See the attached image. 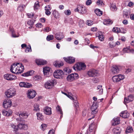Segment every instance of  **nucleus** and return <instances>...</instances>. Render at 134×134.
I'll list each match as a JSON object with an SVG mask.
<instances>
[{
  "label": "nucleus",
  "mask_w": 134,
  "mask_h": 134,
  "mask_svg": "<svg viewBox=\"0 0 134 134\" xmlns=\"http://www.w3.org/2000/svg\"><path fill=\"white\" fill-rule=\"evenodd\" d=\"M54 16L56 18H59L60 17V15L58 12L56 10H54L53 12Z\"/></svg>",
  "instance_id": "28"
},
{
  "label": "nucleus",
  "mask_w": 134,
  "mask_h": 134,
  "mask_svg": "<svg viewBox=\"0 0 134 134\" xmlns=\"http://www.w3.org/2000/svg\"><path fill=\"white\" fill-rule=\"evenodd\" d=\"M16 94V90L13 88H10L6 92L7 96L9 98H11Z\"/></svg>",
  "instance_id": "2"
},
{
  "label": "nucleus",
  "mask_w": 134,
  "mask_h": 134,
  "mask_svg": "<svg viewBox=\"0 0 134 134\" xmlns=\"http://www.w3.org/2000/svg\"><path fill=\"white\" fill-rule=\"evenodd\" d=\"M18 63H14L11 65L10 67V71L13 73L19 74L18 72Z\"/></svg>",
  "instance_id": "4"
},
{
  "label": "nucleus",
  "mask_w": 134,
  "mask_h": 134,
  "mask_svg": "<svg viewBox=\"0 0 134 134\" xmlns=\"http://www.w3.org/2000/svg\"><path fill=\"white\" fill-rule=\"evenodd\" d=\"M27 15L28 18H32L34 17V14L33 13H28L27 14Z\"/></svg>",
  "instance_id": "47"
},
{
  "label": "nucleus",
  "mask_w": 134,
  "mask_h": 134,
  "mask_svg": "<svg viewBox=\"0 0 134 134\" xmlns=\"http://www.w3.org/2000/svg\"><path fill=\"white\" fill-rule=\"evenodd\" d=\"M55 78L57 79H62L63 77L64 73L63 71L59 70H55L53 74Z\"/></svg>",
  "instance_id": "3"
},
{
  "label": "nucleus",
  "mask_w": 134,
  "mask_h": 134,
  "mask_svg": "<svg viewBox=\"0 0 134 134\" xmlns=\"http://www.w3.org/2000/svg\"><path fill=\"white\" fill-rule=\"evenodd\" d=\"M18 72H19V74H20L23 72L24 69V67L23 65L21 64L18 63Z\"/></svg>",
  "instance_id": "19"
},
{
  "label": "nucleus",
  "mask_w": 134,
  "mask_h": 134,
  "mask_svg": "<svg viewBox=\"0 0 134 134\" xmlns=\"http://www.w3.org/2000/svg\"><path fill=\"white\" fill-rule=\"evenodd\" d=\"M26 6L25 5L23 4H20L18 7V10L20 11L21 12L22 10H23L24 8Z\"/></svg>",
  "instance_id": "35"
},
{
  "label": "nucleus",
  "mask_w": 134,
  "mask_h": 134,
  "mask_svg": "<svg viewBox=\"0 0 134 134\" xmlns=\"http://www.w3.org/2000/svg\"><path fill=\"white\" fill-rule=\"evenodd\" d=\"M64 65L63 63L62 62H56L54 64V65L55 66L60 67L63 66Z\"/></svg>",
  "instance_id": "32"
},
{
  "label": "nucleus",
  "mask_w": 134,
  "mask_h": 134,
  "mask_svg": "<svg viewBox=\"0 0 134 134\" xmlns=\"http://www.w3.org/2000/svg\"><path fill=\"white\" fill-rule=\"evenodd\" d=\"M67 80L69 82H71L74 80V77L73 76V74L68 75L66 78Z\"/></svg>",
  "instance_id": "27"
},
{
  "label": "nucleus",
  "mask_w": 134,
  "mask_h": 134,
  "mask_svg": "<svg viewBox=\"0 0 134 134\" xmlns=\"http://www.w3.org/2000/svg\"><path fill=\"white\" fill-rule=\"evenodd\" d=\"M118 75L114 76L112 78V80L114 82H117L119 81V78Z\"/></svg>",
  "instance_id": "36"
},
{
  "label": "nucleus",
  "mask_w": 134,
  "mask_h": 134,
  "mask_svg": "<svg viewBox=\"0 0 134 134\" xmlns=\"http://www.w3.org/2000/svg\"><path fill=\"white\" fill-rule=\"evenodd\" d=\"M42 26V24L40 23H37L36 24V27L39 28H41Z\"/></svg>",
  "instance_id": "60"
},
{
  "label": "nucleus",
  "mask_w": 134,
  "mask_h": 134,
  "mask_svg": "<svg viewBox=\"0 0 134 134\" xmlns=\"http://www.w3.org/2000/svg\"><path fill=\"white\" fill-rule=\"evenodd\" d=\"M44 112L47 115H50L52 114L51 108L50 107L46 106L43 109Z\"/></svg>",
  "instance_id": "13"
},
{
  "label": "nucleus",
  "mask_w": 134,
  "mask_h": 134,
  "mask_svg": "<svg viewBox=\"0 0 134 134\" xmlns=\"http://www.w3.org/2000/svg\"><path fill=\"white\" fill-rule=\"evenodd\" d=\"M117 33H125L126 32V30L123 28H117Z\"/></svg>",
  "instance_id": "29"
},
{
  "label": "nucleus",
  "mask_w": 134,
  "mask_h": 134,
  "mask_svg": "<svg viewBox=\"0 0 134 134\" xmlns=\"http://www.w3.org/2000/svg\"><path fill=\"white\" fill-rule=\"evenodd\" d=\"M32 51L31 47L30 45H29V47H26L25 50V52L26 53H27L29 52H31Z\"/></svg>",
  "instance_id": "43"
},
{
  "label": "nucleus",
  "mask_w": 134,
  "mask_h": 134,
  "mask_svg": "<svg viewBox=\"0 0 134 134\" xmlns=\"http://www.w3.org/2000/svg\"><path fill=\"white\" fill-rule=\"evenodd\" d=\"M113 23V21L110 19H106L104 20L103 23L104 25H107L108 24H111Z\"/></svg>",
  "instance_id": "31"
},
{
  "label": "nucleus",
  "mask_w": 134,
  "mask_h": 134,
  "mask_svg": "<svg viewBox=\"0 0 134 134\" xmlns=\"http://www.w3.org/2000/svg\"><path fill=\"white\" fill-rule=\"evenodd\" d=\"M12 102L9 100L8 102L6 100L4 101L3 103V106L5 108H9L11 106Z\"/></svg>",
  "instance_id": "16"
},
{
  "label": "nucleus",
  "mask_w": 134,
  "mask_h": 134,
  "mask_svg": "<svg viewBox=\"0 0 134 134\" xmlns=\"http://www.w3.org/2000/svg\"><path fill=\"white\" fill-rule=\"evenodd\" d=\"M27 97L29 99H33L35 97L36 93V92L33 90H29L27 93Z\"/></svg>",
  "instance_id": "8"
},
{
  "label": "nucleus",
  "mask_w": 134,
  "mask_h": 134,
  "mask_svg": "<svg viewBox=\"0 0 134 134\" xmlns=\"http://www.w3.org/2000/svg\"><path fill=\"white\" fill-rule=\"evenodd\" d=\"M5 79L8 80H13L16 79V77L12 74H7L4 75Z\"/></svg>",
  "instance_id": "9"
},
{
  "label": "nucleus",
  "mask_w": 134,
  "mask_h": 134,
  "mask_svg": "<svg viewBox=\"0 0 134 134\" xmlns=\"http://www.w3.org/2000/svg\"><path fill=\"white\" fill-rule=\"evenodd\" d=\"M94 12L98 16H100L103 14L102 12L99 9H97L95 10Z\"/></svg>",
  "instance_id": "33"
},
{
  "label": "nucleus",
  "mask_w": 134,
  "mask_h": 134,
  "mask_svg": "<svg viewBox=\"0 0 134 134\" xmlns=\"http://www.w3.org/2000/svg\"><path fill=\"white\" fill-rule=\"evenodd\" d=\"M56 109L57 111H59L61 115H62L63 114V112L59 106H57V107H56Z\"/></svg>",
  "instance_id": "45"
},
{
  "label": "nucleus",
  "mask_w": 134,
  "mask_h": 134,
  "mask_svg": "<svg viewBox=\"0 0 134 134\" xmlns=\"http://www.w3.org/2000/svg\"><path fill=\"white\" fill-rule=\"evenodd\" d=\"M110 9L113 11H116L117 10L116 5H112L110 7Z\"/></svg>",
  "instance_id": "44"
},
{
  "label": "nucleus",
  "mask_w": 134,
  "mask_h": 134,
  "mask_svg": "<svg viewBox=\"0 0 134 134\" xmlns=\"http://www.w3.org/2000/svg\"><path fill=\"white\" fill-rule=\"evenodd\" d=\"M62 93L67 96L71 100H74V99L73 97V96L71 93H68L67 94L66 93L62 91Z\"/></svg>",
  "instance_id": "24"
},
{
  "label": "nucleus",
  "mask_w": 134,
  "mask_h": 134,
  "mask_svg": "<svg viewBox=\"0 0 134 134\" xmlns=\"http://www.w3.org/2000/svg\"><path fill=\"white\" fill-rule=\"evenodd\" d=\"M51 70V68L48 67H46L43 68V72L44 75H47Z\"/></svg>",
  "instance_id": "30"
},
{
  "label": "nucleus",
  "mask_w": 134,
  "mask_h": 134,
  "mask_svg": "<svg viewBox=\"0 0 134 134\" xmlns=\"http://www.w3.org/2000/svg\"><path fill=\"white\" fill-rule=\"evenodd\" d=\"M97 126L94 122L91 123L89 126V130L90 132H95Z\"/></svg>",
  "instance_id": "12"
},
{
  "label": "nucleus",
  "mask_w": 134,
  "mask_h": 134,
  "mask_svg": "<svg viewBox=\"0 0 134 134\" xmlns=\"http://www.w3.org/2000/svg\"><path fill=\"white\" fill-rule=\"evenodd\" d=\"M36 62L38 65H44L47 63V62L46 61L41 59L36 60Z\"/></svg>",
  "instance_id": "18"
},
{
  "label": "nucleus",
  "mask_w": 134,
  "mask_h": 134,
  "mask_svg": "<svg viewBox=\"0 0 134 134\" xmlns=\"http://www.w3.org/2000/svg\"><path fill=\"white\" fill-rule=\"evenodd\" d=\"M20 123L18 125V128L20 129H22L23 127V123H21V122L22 121L21 119H20Z\"/></svg>",
  "instance_id": "42"
},
{
  "label": "nucleus",
  "mask_w": 134,
  "mask_h": 134,
  "mask_svg": "<svg viewBox=\"0 0 134 134\" xmlns=\"http://www.w3.org/2000/svg\"><path fill=\"white\" fill-rule=\"evenodd\" d=\"M123 51L125 53H129L130 52H134V49L131 48L130 47L124 48L123 49Z\"/></svg>",
  "instance_id": "23"
},
{
  "label": "nucleus",
  "mask_w": 134,
  "mask_h": 134,
  "mask_svg": "<svg viewBox=\"0 0 134 134\" xmlns=\"http://www.w3.org/2000/svg\"><path fill=\"white\" fill-rule=\"evenodd\" d=\"M23 128L22 129L27 130L28 129V127L27 125L23 123Z\"/></svg>",
  "instance_id": "54"
},
{
  "label": "nucleus",
  "mask_w": 134,
  "mask_h": 134,
  "mask_svg": "<svg viewBox=\"0 0 134 134\" xmlns=\"http://www.w3.org/2000/svg\"><path fill=\"white\" fill-rule=\"evenodd\" d=\"M39 105L37 104H35L34 106V109L33 110L34 111H40V109L39 108Z\"/></svg>",
  "instance_id": "34"
},
{
  "label": "nucleus",
  "mask_w": 134,
  "mask_h": 134,
  "mask_svg": "<svg viewBox=\"0 0 134 134\" xmlns=\"http://www.w3.org/2000/svg\"><path fill=\"white\" fill-rule=\"evenodd\" d=\"M55 81L54 80L52 79L46 82L44 84V86L47 89L51 88L54 86Z\"/></svg>",
  "instance_id": "6"
},
{
  "label": "nucleus",
  "mask_w": 134,
  "mask_h": 134,
  "mask_svg": "<svg viewBox=\"0 0 134 134\" xmlns=\"http://www.w3.org/2000/svg\"><path fill=\"white\" fill-rule=\"evenodd\" d=\"M39 7V2L38 1L36 2L35 3L34 5V8L35 10H37Z\"/></svg>",
  "instance_id": "40"
},
{
  "label": "nucleus",
  "mask_w": 134,
  "mask_h": 134,
  "mask_svg": "<svg viewBox=\"0 0 134 134\" xmlns=\"http://www.w3.org/2000/svg\"><path fill=\"white\" fill-rule=\"evenodd\" d=\"M34 22L32 20H31L28 21L27 22V24L28 25L32 26L33 25Z\"/></svg>",
  "instance_id": "52"
},
{
  "label": "nucleus",
  "mask_w": 134,
  "mask_h": 134,
  "mask_svg": "<svg viewBox=\"0 0 134 134\" xmlns=\"http://www.w3.org/2000/svg\"><path fill=\"white\" fill-rule=\"evenodd\" d=\"M45 10L46 11L45 13L47 15H50L51 13L50 11V10Z\"/></svg>",
  "instance_id": "61"
},
{
  "label": "nucleus",
  "mask_w": 134,
  "mask_h": 134,
  "mask_svg": "<svg viewBox=\"0 0 134 134\" xmlns=\"http://www.w3.org/2000/svg\"><path fill=\"white\" fill-rule=\"evenodd\" d=\"M98 38L100 40L102 41L104 40V37L103 35H99L98 36Z\"/></svg>",
  "instance_id": "55"
},
{
  "label": "nucleus",
  "mask_w": 134,
  "mask_h": 134,
  "mask_svg": "<svg viewBox=\"0 0 134 134\" xmlns=\"http://www.w3.org/2000/svg\"><path fill=\"white\" fill-rule=\"evenodd\" d=\"M92 3L91 0H87L86 2V4L87 5H90Z\"/></svg>",
  "instance_id": "59"
},
{
  "label": "nucleus",
  "mask_w": 134,
  "mask_h": 134,
  "mask_svg": "<svg viewBox=\"0 0 134 134\" xmlns=\"http://www.w3.org/2000/svg\"><path fill=\"white\" fill-rule=\"evenodd\" d=\"M121 131V129L119 127H116L113 130V132L115 134H120Z\"/></svg>",
  "instance_id": "20"
},
{
  "label": "nucleus",
  "mask_w": 134,
  "mask_h": 134,
  "mask_svg": "<svg viewBox=\"0 0 134 134\" xmlns=\"http://www.w3.org/2000/svg\"><path fill=\"white\" fill-rule=\"evenodd\" d=\"M127 97L130 102L132 101L133 100V97L132 95H130Z\"/></svg>",
  "instance_id": "50"
},
{
  "label": "nucleus",
  "mask_w": 134,
  "mask_h": 134,
  "mask_svg": "<svg viewBox=\"0 0 134 134\" xmlns=\"http://www.w3.org/2000/svg\"><path fill=\"white\" fill-rule=\"evenodd\" d=\"M64 59L67 63L71 64L74 63L75 61V58L74 57H69L67 58L64 57Z\"/></svg>",
  "instance_id": "10"
},
{
  "label": "nucleus",
  "mask_w": 134,
  "mask_h": 134,
  "mask_svg": "<svg viewBox=\"0 0 134 134\" xmlns=\"http://www.w3.org/2000/svg\"><path fill=\"white\" fill-rule=\"evenodd\" d=\"M97 92L99 94H103V90L102 85H99L98 86L97 88Z\"/></svg>",
  "instance_id": "25"
},
{
  "label": "nucleus",
  "mask_w": 134,
  "mask_h": 134,
  "mask_svg": "<svg viewBox=\"0 0 134 134\" xmlns=\"http://www.w3.org/2000/svg\"><path fill=\"white\" fill-rule=\"evenodd\" d=\"M120 119L119 117H117L114 119L113 120V124L115 125L119 124L120 123Z\"/></svg>",
  "instance_id": "26"
},
{
  "label": "nucleus",
  "mask_w": 134,
  "mask_h": 134,
  "mask_svg": "<svg viewBox=\"0 0 134 134\" xmlns=\"http://www.w3.org/2000/svg\"><path fill=\"white\" fill-rule=\"evenodd\" d=\"M71 12L70 10H68L65 11V14L67 15H69L71 14Z\"/></svg>",
  "instance_id": "53"
},
{
  "label": "nucleus",
  "mask_w": 134,
  "mask_h": 134,
  "mask_svg": "<svg viewBox=\"0 0 134 134\" xmlns=\"http://www.w3.org/2000/svg\"><path fill=\"white\" fill-rule=\"evenodd\" d=\"M118 77L119 78V80L120 81L121 80H123L125 77V76L124 75H118Z\"/></svg>",
  "instance_id": "49"
},
{
  "label": "nucleus",
  "mask_w": 134,
  "mask_h": 134,
  "mask_svg": "<svg viewBox=\"0 0 134 134\" xmlns=\"http://www.w3.org/2000/svg\"><path fill=\"white\" fill-rule=\"evenodd\" d=\"M50 5H47L45 7V10H51V8L50 7Z\"/></svg>",
  "instance_id": "62"
},
{
  "label": "nucleus",
  "mask_w": 134,
  "mask_h": 134,
  "mask_svg": "<svg viewBox=\"0 0 134 134\" xmlns=\"http://www.w3.org/2000/svg\"><path fill=\"white\" fill-rule=\"evenodd\" d=\"M55 38L58 40H60L63 39L64 37L62 33L57 32L55 34Z\"/></svg>",
  "instance_id": "11"
},
{
  "label": "nucleus",
  "mask_w": 134,
  "mask_h": 134,
  "mask_svg": "<svg viewBox=\"0 0 134 134\" xmlns=\"http://www.w3.org/2000/svg\"><path fill=\"white\" fill-rule=\"evenodd\" d=\"M74 104L76 108H78L79 107V103L78 101L77 100H74Z\"/></svg>",
  "instance_id": "56"
},
{
  "label": "nucleus",
  "mask_w": 134,
  "mask_h": 134,
  "mask_svg": "<svg viewBox=\"0 0 134 134\" xmlns=\"http://www.w3.org/2000/svg\"><path fill=\"white\" fill-rule=\"evenodd\" d=\"M19 86L21 87L29 88L31 86L30 83L24 82H21L19 84Z\"/></svg>",
  "instance_id": "15"
},
{
  "label": "nucleus",
  "mask_w": 134,
  "mask_h": 134,
  "mask_svg": "<svg viewBox=\"0 0 134 134\" xmlns=\"http://www.w3.org/2000/svg\"><path fill=\"white\" fill-rule=\"evenodd\" d=\"M75 11L83 14L86 12V8L84 6L79 5L77 6V8L75 9Z\"/></svg>",
  "instance_id": "5"
},
{
  "label": "nucleus",
  "mask_w": 134,
  "mask_h": 134,
  "mask_svg": "<svg viewBox=\"0 0 134 134\" xmlns=\"http://www.w3.org/2000/svg\"><path fill=\"white\" fill-rule=\"evenodd\" d=\"M133 131V130L132 127L128 126L127 127L126 130V132L131 133Z\"/></svg>",
  "instance_id": "38"
},
{
  "label": "nucleus",
  "mask_w": 134,
  "mask_h": 134,
  "mask_svg": "<svg viewBox=\"0 0 134 134\" xmlns=\"http://www.w3.org/2000/svg\"><path fill=\"white\" fill-rule=\"evenodd\" d=\"M73 76L74 77V79H77L79 78V75L77 74H72Z\"/></svg>",
  "instance_id": "58"
},
{
  "label": "nucleus",
  "mask_w": 134,
  "mask_h": 134,
  "mask_svg": "<svg viewBox=\"0 0 134 134\" xmlns=\"http://www.w3.org/2000/svg\"><path fill=\"white\" fill-rule=\"evenodd\" d=\"M86 65L85 63H77L73 67V69L76 71L85 70L86 68Z\"/></svg>",
  "instance_id": "1"
},
{
  "label": "nucleus",
  "mask_w": 134,
  "mask_h": 134,
  "mask_svg": "<svg viewBox=\"0 0 134 134\" xmlns=\"http://www.w3.org/2000/svg\"><path fill=\"white\" fill-rule=\"evenodd\" d=\"M44 30L46 32H49L51 30V29L50 28L48 27H47L46 28H45L44 29Z\"/></svg>",
  "instance_id": "63"
},
{
  "label": "nucleus",
  "mask_w": 134,
  "mask_h": 134,
  "mask_svg": "<svg viewBox=\"0 0 134 134\" xmlns=\"http://www.w3.org/2000/svg\"><path fill=\"white\" fill-rule=\"evenodd\" d=\"M29 115L27 113L23 112L19 114V116L20 119H26L27 118Z\"/></svg>",
  "instance_id": "17"
},
{
  "label": "nucleus",
  "mask_w": 134,
  "mask_h": 134,
  "mask_svg": "<svg viewBox=\"0 0 134 134\" xmlns=\"http://www.w3.org/2000/svg\"><path fill=\"white\" fill-rule=\"evenodd\" d=\"M37 119H40L42 120L43 119V116L42 115L41 113L40 112L37 113Z\"/></svg>",
  "instance_id": "37"
},
{
  "label": "nucleus",
  "mask_w": 134,
  "mask_h": 134,
  "mask_svg": "<svg viewBox=\"0 0 134 134\" xmlns=\"http://www.w3.org/2000/svg\"><path fill=\"white\" fill-rule=\"evenodd\" d=\"M3 114L4 115L7 116H9L12 113L11 110H9L8 111H6L5 110H3L2 111Z\"/></svg>",
  "instance_id": "21"
},
{
  "label": "nucleus",
  "mask_w": 134,
  "mask_h": 134,
  "mask_svg": "<svg viewBox=\"0 0 134 134\" xmlns=\"http://www.w3.org/2000/svg\"><path fill=\"white\" fill-rule=\"evenodd\" d=\"M30 75H31V74H30V72H29L24 73L22 74V76H27Z\"/></svg>",
  "instance_id": "57"
},
{
  "label": "nucleus",
  "mask_w": 134,
  "mask_h": 134,
  "mask_svg": "<svg viewBox=\"0 0 134 134\" xmlns=\"http://www.w3.org/2000/svg\"><path fill=\"white\" fill-rule=\"evenodd\" d=\"M111 71L114 73H117L119 71V69L117 66H114L112 68Z\"/></svg>",
  "instance_id": "22"
},
{
  "label": "nucleus",
  "mask_w": 134,
  "mask_h": 134,
  "mask_svg": "<svg viewBox=\"0 0 134 134\" xmlns=\"http://www.w3.org/2000/svg\"><path fill=\"white\" fill-rule=\"evenodd\" d=\"M97 4L98 5H102L103 4H104V3L102 0H98L97 2Z\"/></svg>",
  "instance_id": "46"
},
{
  "label": "nucleus",
  "mask_w": 134,
  "mask_h": 134,
  "mask_svg": "<svg viewBox=\"0 0 134 134\" xmlns=\"http://www.w3.org/2000/svg\"><path fill=\"white\" fill-rule=\"evenodd\" d=\"M87 74L89 77H93L97 76L98 72L97 70L95 69H92L88 71Z\"/></svg>",
  "instance_id": "7"
},
{
  "label": "nucleus",
  "mask_w": 134,
  "mask_h": 134,
  "mask_svg": "<svg viewBox=\"0 0 134 134\" xmlns=\"http://www.w3.org/2000/svg\"><path fill=\"white\" fill-rule=\"evenodd\" d=\"M123 16H125L126 18H129L128 13L127 12H125L123 14Z\"/></svg>",
  "instance_id": "51"
},
{
  "label": "nucleus",
  "mask_w": 134,
  "mask_h": 134,
  "mask_svg": "<svg viewBox=\"0 0 134 134\" xmlns=\"http://www.w3.org/2000/svg\"><path fill=\"white\" fill-rule=\"evenodd\" d=\"M96 111H92L91 114H88V115H89V114L90 115H92V118H89L88 119V120H91V119H92V118H94V114H95L96 113Z\"/></svg>",
  "instance_id": "41"
},
{
  "label": "nucleus",
  "mask_w": 134,
  "mask_h": 134,
  "mask_svg": "<svg viewBox=\"0 0 134 134\" xmlns=\"http://www.w3.org/2000/svg\"><path fill=\"white\" fill-rule=\"evenodd\" d=\"M129 113L126 110L122 112L120 114V116L124 118H128L129 116Z\"/></svg>",
  "instance_id": "14"
},
{
  "label": "nucleus",
  "mask_w": 134,
  "mask_h": 134,
  "mask_svg": "<svg viewBox=\"0 0 134 134\" xmlns=\"http://www.w3.org/2000/svg\"><path fill=\"white\" fill-rule=\"evenodd\" d=\"M130 19L133 20H134V14H132L130 15Z\"/></svg>",
  "instance_id": "64"
},
{
  "label": "nucleus",
  "mask_w": 134,
  "mask_h": 134,
  "mask_svg": "<svg viewBox=\"0 0 134 134\" xmlns=\"http://www.w3.org/2000/svg\"><path fill=\"white\" fill-rule=\"evenodd\" d=\"M93 21L91 20H88L87 21V24L88 26H91L93 24Z\"/></svg>",
  "instance_id": "48"
},
{
  "label": "nucleus",
  "mask_w": 134,
  "mask_h": 134,
  "mask_svg": "<svg viewBox=\"0 0 134 134\" xmlns=\"http://www.w3.org/2000/svg\"><path fill=\"white\" fill-rule=\"evenodd\" d=\"M53 38L54 37L53 35H49L47 36L46 39L47 41H49L53 40Z\"/></svg>",
  "instance_id": "39"
}]
</instances>
